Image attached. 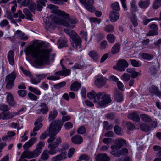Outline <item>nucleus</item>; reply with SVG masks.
I'll return each mask as SVG.
<instances>
[{"label":"nucleus","mask_w":161,"mask_h":161,"mask_svg":"<svg viewBox=\"0 0 161 161\" xmlns=\"http://www.w3.org/2000/svg\"><path fill=\"white\" fill-rule=\"evenodd\" d=\"M114 98L117 102H121L123 100V97L121 92L119 91L116 92L114 95Z\"/></svg>","instance_id":"nucleus-32"},{"label":"nucleus","mask_w":161,"mask_h":161,"mask_svg":"<svg viewBox=\"0 0 161 161\" xmlns=\"http://www.w3.org/2000/svg\"><path fill=\"white\" fill-rule=\"evenodd\" d=\"M64 31L70 36L71 38L72 37V36H73L76 33L75 32L71 30L64 29Z\"/></svg>","instance_id":"nucleus-47"},{"label":"nucleus","mask_w":161,"mask_h":161,"mask_svg":"<svg viewBox=\"0 0 161 161\" xmlns=\"http://www.w3.org/2000/svg\"><path fill=\"white\" fill-rule=\"evenodd\" d=\"M71 39L72 40L71 45L75 49L80 48L82 41L77 33L72 36Z\"/></svg>","instance_id":"nucleus-10"},{"label":"nucleus","mask_w":161,"mask_h":161,"mask_svg":"<svg viewBox=\"0 0 161 161\" xmlns=\"http://www.w3.org/2000/svg\"><path fill=\"white\" fill-rule=\"evenodd\" d=\"M127 127L128 130H133L135 129V125L130 122H128L126 123Z\"/></svg>","instance_id":"nucleus-56"},{"label":"nucleus","mask_w":161,"mask_h":161,"mask_svg":"<svg viewBox=\"0 0 161 161\" xmlns=\"http://www.w3.org/2000/svg\"><path fill=\"white\" fill-rule=\"evenodd\" d=\"M89 56L94 60L97 61L98 58V54L95 51H91L89 53Z\"/></svg>","instance_id":"nucleus-37"},{"label":"nucleus","mask_w":161,"mask_h":161,"mask_svg":"<svg viewBox=\"0 0 161 161\" xmlns=\"http://www.w3.org/2000/svg\"><path fill=\"white\" fill-rule=\"evenodd\" d=\"M128 66V63L125 60L121 59L118 62L116 66L113 67V68L120 71H123Z\"/></svg>","instance_id":"nucleus-9"},{"label":"nucleus","mask_w":161,"mask_h":161,"mask_svg":"<svg viewBox=\"0 0 161 161\" xmlns=\"http://www.w3.org/2000/svg\"><path fill=\"white\" fill-rule=\"evenodd\" d=\"M94 0H86L85 7L89 11L93 12L95 11V8L93 6Z\"/></svg>","instance_id":"nucleus-13"},{"label":"nucleus","mask_w":161,"mask_h":161,"mask_svg":"<svg viewBox=\"0 0 161 161\" xmlns=\"http://www.w3.org/2000/svg\"><path fill=\"white\" fill-rule=\"evenodd\" d=\"M131 8L130 10L132 14L138 11L137 6L135 1L132 0L130 3Z\"/></svg>","instance_id":"nucleus-33"},{"label":"nucleus","mask_w":161,"mask_h":161,"mask_svg":"<svg viewBox=\"0 0 161 161\" xmlns=\"http://www.w3.org/2000/svg\"><path fill=\"white\" fill-rule=\"evenodd\" d=\"M66 84V83L65 82L63 81L54 85V87L55 89H59L64 86Z\"/></svg>","instance_id":"nucleus-51"},{"label":"nucleus","mask_w":161,"mask_h":161,"mask_svg":"<svg viewBox=\"0 0 161 161\" xmlns=\"http://www.w3.org/2000/svg\"><path fill=\"white\" fill-rule=\"evenodd\" d=\"M104 30L107 32H112L114 31V27L113 25H106L104 28Z\"/></svg>","instance_id":"nucleus-44"},{"label":"nucleus","mask_w":161,"mask_h":161,"mask_svg":"<svg viewBox=\"0 0 161 161\" xmlns=\"http://www.w3.org/2000/svg\"><path fill=\"white\" fill-rule=\"evenodd\" d=\"M106 83V80L104 78L101 77L97 78L95 81V85L98 87H102Z\"/></svg>","instance_id":"nucleus-20"},{"label":"nucleus","mask_w":161,"mask_h":161,"mask_svg":"<svg viewBox=\"0 0 161 161\" xmlns=\"http://www.w3.org/2000/svg\"><path fill=\"white\" fill-rule=\"evenodd\" d=\"M130 61L132 65L135 67H139L141 65V63L140 62L137 61L136 60L133 59H130Z\"/></svg>","instance_id":"nucleus-46"},{"label":"nucleus","mask_w":161,"mask_h":161,"mask_svg":"<svg viewBox=\"0 0 161 161\" xmlns=\"http://www.w3.org/2000/svg\"><path fill=\"white\" fill-rule=\"evenodd\" d=\"M130 78V76L129 74L125 73L121 76V79L124 81L128 82Z\"/></svg>","instance_id":"nucleus-45"},{"label":"nucleus","mask_w":161,"mask_h":161,"mask_svg":"<svg viewBox=\"0 0 161 161\" xmlns=\"http://www.w3.org/2000/svg\"><path fill=\"white\" fill-rule=\"evenodd\" d=\"M111 7L112 9L115 11H118L120 10L119 4L117 2H115L112 3L111 4Z\"/></svg>","instance_id":"nucleus-43"},{"label":"nucleus","mask_w":161,"mask_h":161,"mask_svg":"<svg viewBox=\"0 0 161 161\" xmlns=\"http://www.w3.org/2000/svg\"><path fill=\"white\" fill-rule=\"evenodd\" d=\"M14 52L12 50H10L7 55V59L9 64L13 65L14 64Z\"/></svg>","instance_id":"nucleus-22"},{"label":"nucleus","mask_w":161,"mask_h":161,"mask_svg":"<svg viewBox=\"0 0 161 161\" xmlns=\"http://www.w3.org/2000/svg\"><path fill=\"white\" fill-rule=\"evenodd\" d=\"M58 114V112L55 110L50 112L48 117L49 121L50 122L54 119L57 116Z\"/></svg>","instance_id":"nucleus-36"},{"label":"nucleus","mask_w":161,"mask_h":161,"mask_svg":"<svg viewBox=\"0 0 161 161\" xmlns=\"http://www.w3.org/2000/svg\"><path fill=\"white\" fill-rule=\"evenodd\" d=\"M97 93L93 90L91 92H88L87 96L88 98L90 99H95L96 97Z\"/></svg>","instance_id":"nucleus-41"},{"label":"nucleus","mask_w":161,"mask_h":161,"mask_svg":"<svg viewBox=\"0 0 161 161\" xmlns=\"http://www.w3.org/2000/svg\"><path fill=\"white\" fill-rule=\"evenodd\" d=\"M141 119L142 120L146 122H149L150 121V119L147 115L143 114L140 115Z\"/></svg>","instance_id":"nucleus-55"},{"label":"nucleus","mask_w":161,"mask_h":161,"mask_svg":"<svg viewBox=\"0 0 161 161\" xmlns=\"http://www.w3.org/2000/svg\"><path fill=\"white\" fill-rule=\"evenodd\" d=\"M44 145V142H40L36 145V148L35 149L39 155L41 153L42 149Z\"/></svg>","instance_id":"nucleus-35"},{"label":"nucleus","mask_w":161,"mask_h":161,"mask_svg":"<svg viewBox=\"0 0 161 161\" xmlns=\"http://www.w3.org/2000/svg\"><path fill=\"white\" fill-rule=\"evenodd\" d=\"M16 114L15 112H7L2 113V119L3 120H8L11 119L14 116L16 115Z\"/></svg>","instance_id":"nucleus-19"},{"label":"nucleus","mask_w":161,"mask_h":161,"mask_svg":"<svg viewBox=\"0 0 161 161\" xmlns=\"http://www.w3.org/2000/svg\"><path fill=\"white\" fill-rule=\"evenodd\" d=\"M152 94L156 95L160 99H161V92L155 86H152Z\"/></svg>","instance_id":"nucleus-25"},{"label":"nucleus","mask_w":161,"mask_h":161,"mask_svg":"<svg viewBox=\"0 0 161 161\" xmlns=\"http://www.w3.org/2000/svg\"><path fill=\"white\" fill-rule=\"evenodd\" d=\"M141 57L144 59L149 60L151 58V56L148 53H143L141 55Z\"/></svg>","instance_id":"nucleus-62"},{"label":"nucleus","mask_w":161,"mask_h":161,"mask_svg":"<svg viewBox=\"0 0 161 161\" xmlns=\"http://www.w3.org/2000/svg\"><path fill=\"white\" fill-rule=\"evenodd\" d=\"M7 101L8 104L11 106H14L15 104V103L14 101L12 95L11 94L9 93H7Z\"/></svg>","instance_id":"nucleus-30"},{"label":"nucleus","mask_w":161,"mask_h":161,"mask_svg":"<svg viewBox=\"0 0 161 161\" xmlns=\"http://www.w3.org/2000/svg\"><path fill=\"white\" fill-rule=\"evenodd\" d=\"M49 158L48 153H47V150H45L42 154L41 158L44 161L47 160Z\"/></svg>","instance_id":"nucleus-40"},{"label":"nucleus","mask_w":161,"mask_h":161,"mask_svg":"<svg viewBox=\"0 0 161 161\" xmlns=\"http://www.w3.org/2000/svg\"><path fill=\"white\" fill-rule=\"evenodd\" d=\"M70 72V71L69 69H67L64 66L62 65V70L56 72L55 75H57L66 76L69 75Z\"/></svg>","instance_id":"nucleus-12"},{"label":"nucleus","mask_w":161,"mask_h":161,"mask_svg":"<svg viewBox=\"0 0 161 161\" xmlns=\"http://www.w3.org/2000/svg\"><path fill=\"white\" fill-rule=\"evenodd\" d=\"M83 139L82 137L80 135H76L73 136L71 138V141L74 144H79L82 142Z\"/></svg>","instance_id":"nucleus-21"},{"label":"nucleus","mask_w":161,"mask_h":161,"mask_svg":"<svg viewBox=\"0 0 161 161\" xmlns=\"http://www.w3.org/2000/svg\"><path fill=\"white\" fill-rule=\"evenodd\" d=\"M96 161H110V158L106 153L100 154L95 157Z\"/></svg>","instance_id":"nucleus-14"},{"label":"nucleus","mask_w":161,"mask_h":161,"mask_svg":"<svg viewBox=\"0 0 161 161\" xmlns=\"http://www.w3.org/2000/svg\"><path fill=\"white\" fill-rule=\"evenodd\" d=\"M114 131L117 135H120L122 132L121 128L118 125H116L114 127Z\"/></svg>","instance_id":"nucleus-57"},{"label":"nucleus","mask_w":161,"mask_h":161,"mask_svg":"<svg viewBox=\"0 0 161 161\" xmlns=\"http://www.w3.org/2000/svg\"><path fill=\"white\" fill-rule=\"evenodd\" d=\"M39 155L34 150L32 151H25L22 153L21 158L31 159L36 158Z\"/></svg>","instance_id":"nucleus-11"},{"label":"nucleus","mask_w":161,"mask_h":161,"mask_svg":"<svg viewBox=\"0 0 161 161\" xmlns=\"http://www.w3.org/2000/svg\"><path fill=\"white\" fill-rule=\"evenodd\" d=\"M37 78L40 80V82L41 80L46 78L47 75V74H37L36 75Z\"/></svg>","instance_id":"nucleus-61"},{"label":"nucleus","mask_w":161,"mask_h":161,"mask_svg":"<svg viewBox=\"0 0 161 161\" xmlns=\"http://www.w3.org/2000/svg\"><path fill=\"white\" fill-rule=\"evenodd\" d=\"M150 4V0H147L146 1H140L138 5L141 8L145 9L149 6Z\"/></svg>","instance_id":"nucleus-29"},{"label":"nucleus","mask_w":161,"mask_h":161,"mask_svg":"<svg viewBox=\"0 0 161 161\" xmlns=\"http://www.w3.org/2000/svg\"><path fill=\"white\" fill-rule=\"evenodd\" d=\"M43 44L38 43L36 47L29 45L26 48L25 53L26 55H30L34 59V63L36 65L42 66L44 65H49L50 61L54 60L55 54H50L52 50L42 47Z\"/></svg>","instance_id":"nucleus-1"},{"label":"nucleus","mask_w":161,"mask_h":161,"mask_svg":"<svg viewBox=\"0 0 161 161\" xmlns=\"http://www.w3.org/2000/svg\"><path fill=\"white\" fill-rule=\"evenodd\" d=\"M58 15H52L50 18L55 23L60 24L66 27L73 28L76 23V20L74 17H70L69 15L64 11H59Z\"/></svg>","instance_id":"nucleus-2"},{"label":"nucleus","mask_w":161,"mask_h":161,"mask_svg":"<svg viewBox=\"0 0 161 161\" xmlns=\"http://www.w3.org/2000/svg\"><path fill=\"white\" fill-rule=\"evenodd\" d=\"M126 140L121 138L116 140L114 144L111 146L112 150L110 152H114L117 150H119L124 145L126 144Z\"/></svg>","instance_id":"nucleus-7"},{"label":"nucleus","mask_w":161,"mask_h":161,"mask_svg":"<svg viewBox=\"0 0 161 161\" xmlns=\"http://www.w3.org/2000/svg\"><path fill=\"white\" fill-rule=\"evenodd\" d=\"M86 132V129L83 126H80L77 130V133L79 134H83Z\"/></svg>","instance_id":"nucleus-54"},{"label":"nucleus","mask_w":161,"mask_h":161,"mask_svg":"<svg viewBox=\"0 0 161 161\" xmlns=\"http://www.w3.org/2000/svg\"><path fill=\"white\" fill-rule=\"evenodd\" d=\"M63 125V124L60 120H56L50 124L48 128L49 134L50 136L47 140L48 143L50 144L54 141L56 135L61 130Z\"/></svg>","instance_id":"nucleus-3"},{"label":"nucleus","mask_w":161,"mask_h":161,"mask_svg":"<svg viewBox=\"0 0 161 161\" xmlns=\"http://www.w3.org/2000/svg\"><path fill=\"white\" fill-rule=\"evenodd\" d=\"M141 129L143 131L147 132L150 130V128L145 124L142 125L141 126Z\"/></svg>","instance_id":"nucleus-59"},{"label":"nucleus","mask_w":161,"mask_h":161,"mask_svg":"<svg viewBox=\"0 0 161 161\" xmlns=\"http://www.w3.org/2000/svg\"><path fill=\"white\" fill-rule=\"evenodd\" d=\"M29 89L30 91L34 93L36 95H40L41 94V92L37 88L31 86H29Z\"/></svg>","instance_id":"nucleus-48"},{"label":"nucleus","mask_w":161,"mask_h":161,"mask_svg":"<svg viewBox=\"0 0 161 161\" xmlns=\"http://www.w3.org/2000/svg\"><path fill=\"white\" fill-rule=\"evenodd\" d=\"M158 28L155 24H152V36L158 34Z\"/></svg>","instance_id":"nucleus-34"},{"label":"nucleus","mask_w":161,"mask_h":161,"mask_svg":"<svg viewBox=\"0 0 161 161\" xmlns=\"http://www.w3.org/2000/svg\"><path fill=\"white\" fill-rule=\"evenodd\" d=\"M36 137L32 138L30 139L29 141L23 146V147L24 150H27L30 148L36 141Z\"/></svg>","instance_id":"nucleus-18"},{"label":"nucleus","mask_w":161,"mask_h":161,"mask_svg":"<svg viewBox=\"0 0 161 161\" xmlns=\"http://www.w3.org/2000/svg\"><path fill=\"white\" fill-rule=\"evenodd\" d=\"M47 7L51 9V12L56 14H58L59 11H60V10L58 9V7L56 6H55L53 4H47Z\"/></svg>","instance_id":"nucleus-24"},{"label":"nucleus","mask_w":161,"mask_h":161,"mask_svg":"<svg viewBox=\"0 0 161 161\" xmlns=\"http://www.w3.org/2000/svg\"><path fill=\"white\" fill-rule=\"evenodd\" d=\"M23 13L26 17V18L31 21L33 20L32 18V15L29 11L27 8H25L23 10Z\"/></svg>","instance_id":"nucleus-38"},{"label":"nucleus","mask_w":161,"mask_h":161,"mask_svg":"<svg viewBox=\"0 0 161 161\" xmlns=\"http://www.w3.org/2000/svg\"><path fill=\"white\" fill-rule=\"evenodd\" d=\"M131 22L134 27H136L138 25L137 18L135 16H134L131 19Z\"/></svg>","instance_id":"nucleus-64"},{"label":"nucleus","mask_w":161,"mask_h":161,"mask_svg":"<svg viewBox=\"0 0 161 161\" xmlns=\"http://www.w3.org/2000/svg\"><path fill=\"white\" fill-rule=\"evenodd\" d=\"M43 119V117H40L36 119L35 123V127L31 134V136H35L37 135V133L36 131L39 130L42 127V123Z\"/></svg>","instance_id":"nucleus-8"},{"label":"nucleus","mask_w":161,"mask_h":161,"mask_svg":"<svg viewBox=\"0 0 161 161\" xmlns=\"http://www.w3.org/2000/svg\"><path fill=\"white\" fill-rule=\"evenodd\" d=\"M17 93L20 96L24 97L25 96L27 93L26 91L23 90H19L17 91Z\"/></svg>","instance_id":"nucleus-60"},{"label":"nucleus","mask_w":161,"mask_h":161,"mask_svg":"<svg viewBox=\"0 0 161 161\" xmlns=\"http://www.w3.org/2000/svg\"><path fill=\"white\" fill-rule=\"evenodd\" d=\"M90 157L87 155L83 154L80 156L79 159L80 160H84L85 161H88L90 159Z\"/></svg>","instance_id":"nucleus-58"},{"label":"nucleus","mask_w":161,"mask_h":161,"mask_svg":"<svg viewBox=\"0 0 161 161\" xmlns=\"http://www.w3.org/2000/svg\"><path fill=\"white\" fill-rule=\"evenodd\" d=\"M10 108L8 106L5 104H0V110L3 112L7 111L10 110Z\"/></svg>","instance_id":"nucleus-52"},{"label":"nucleus","mask_w":161,"mask_h":161,"mask_svg":"<svg viewBox=\"0 0 161 161\" xmlns=\"http://www.w3.org/2000/svg\"><path fill=\"white\" fill-rule=\"evenodd\" d=\"M115 38V36L113 34H109L107 35V39L108 42L111 43H114Z\"/></svg>","instance_id":"nucleus-42"},{"label":"nucleus","mask_w":161,"mask_h":161,"mask_svg":"<svg viewBox=\"0 0 161 161\" xmlns=\"http://www.w3.org/2000/svg\"><path fill=\"white\" fill-rule=\"evenodd\" d=\"M67 40L65 38H63L60 39L57 42V43L58 45V47L59 48L63 47H68L67 43Z\"/></svg>","instance_id":"nucleus-23"},{"label":"nucleus","mask_w":161,"mask_h":161,"mask_svg":"<svg viewBox=\"0 0 161 161\" xmlns=\"http://www.w3.org/2000/svg\"><path fill=\"white\" fill-rule=\"evenodd\" d=\"M161 6V0H155L153 4V9H157Z\"/></svg>","instance_id":"nucleus-39"},{"label":"nucleus","mask_w":161,"mask_h":161,"mask_svg":"<svg viewBox=\"0 0 161 161\" xmlns=\"http://www.w3.org/2000/svg\"><path fill=\"white\" fill-rule=\"evenodd\" d=\"M93 102L101 107H103L111 103V100L109 95L104 92H99L97 93Z\"/></svg>","instance_id":"nucleus-4"},{"label":"nucleus","mask_w":161,"mask_h":161,"mask_svg":"<svg viewBox=\"0 0 161 161\" xmlns=\"http://www.w3.org/2000/svg\"><path fill=\"white\" fill-rule=\"evenodd\" d=\"M14 16L15 18L19 17V18L24 19L25 18L24 15L23 14L21 10H19L17 13L14 14Z\"/></svg>","instance_id":"nucleus-49"},{"label":"nucleus","mask_w":161,"mask_h":161,"mask_svg":"<svg viewBox=\"0 0 161 161\" xmlns=\"http://www.w3.org/2000/svg\"><path fill=\"white\" fill-rule=\"evenodd\" d=\"M81 84L77 81L73 82L70 87V90L73 91H78L80 87Z\"/></svg>","instance_id":"nucleus-28"},{"label":"nucleus","mask_w":161,"mask_h":161,"mask_svg":"<svg viewBox=\"0 0 161 161\" xmlns=\"http://www.w3.org/2000/svg\"><path fill=\"white\" fill-rule=\"evenodd\" d=\"M119 14L114 10L111 11L109 14L110 19L112 22H115L117 21L119 19Z\"/></svg>","instance_id":"nucleus-16"},{"label":"nucleus","mask_w":161,"mask_h":161,"mask_svg":"<svg viewBox=\"0 0 161 161\" xmlns=\"http://www.w3.org/2000/svg\"><path fill=\"white\" fill-rule=\"evenodd\" d=\"M62 142L61 139L60 137H58L55 142L50 143L48 146V148L52 147L56 149L58 146L59 144Z\"/></svg>","instance_id":"nucleus-26"},{"label":"nucleus","mask_w":161,"mask_h":161,"mask_svg":"<svg viewBox=\"0 0 161 161\" xmlns=\"http://www.w3.org/2000/svg\"><path fill=\"white\" fill-rule=\"evenodd\" d=\"M49 149V150H47V153L48 154L53 155L55 154L57 152V150L55 148L51 147L48 148Z\"/></svg>","instance_id":"nucleus-63"},{"label":"nucleus","mask_w":161,"mask_h":161,"mask_svg":"<svg viewBox=\"0 0 161 161\" xmlns=\"http://www.w3.org/2000/svg\"><path fill=\"white\" fill-rule=\"evenodd\" d=\"M30 77L31 78L30 81L32 84L36 85L40 83V80L33 77L32 75H30Z\"/></svg>","instance_id":"nucleus-53"},{"label":"nucleus","mask_w":161,"mask_h":161,"mask_svg":"<svg viewBox=\"0 0 161 161\" xmlns=\"http://www.w3.org/2000/svg\"><path fill=\"white\" fill-rule=\"evenodd\" d=\"M128 118L131 120L138 122L140 120L139 116L135 113H132L129 114L128 115Z\"/></svg>","instance_id":"nucleus-27"},{"label":"nucleus","mask_w":161,"mask_h":161,"mask_svg":"<svg viewBox=\"0 0 161 161\" xmlns=\"http://www.w3.org/2000/svg\"><path fill=\"white\" fill-rule=\"evenodd\" d=\"M51 22L55 23L54 21H53L50 17H47L45 18H44L43 21L45 23L46 25H45V27L47 30H48L49 29L53 28L54 27V25H53L51 23Z\"/></svg>","instance_id":"nucleus-17"},{"label":"nucleus","mask_w":161,"mask_h":161,"mask_svg":"<svg viewBox=\"0 0 161 161\" xmlns=\"http://www.w3.org/2000/svg\"><path fill=\"white\" fill-rule=\"evenodd\" d=\"M16 74L14 72H12L8 74L5 78V81L7 82L6 88L7 89H11L14 86V82L16 78Z\"/></svg>","instance_id":"nucleus-6"},{"label":"nucleus","mask_w":161,"mask_h":161,"mask_svg":"<svg viewBox=\"0 0 161 161\" xmlns=\"http://www.w3.org/2000/svg\"><path fill=\"white\" fill-rule=\"evenodd\" d=\"M69 148V146L68 144H65L63 145L61 149V152L60 153L53 157L51 161H61L67 158V153L66 150L68 149Z\"/></svg>","instance_id":"nucleus-5"},{"label":"nucleus","mask_w":161,"mask_h":161,"mask_svg":"<svg viewBox=\"0 0 161 161\" xmlns=\"http://www.w3.org/2000/svg\"><path fill=\"white\" fill-rule=\"evenodd\" d=\"M120 49L119 44L118 43L115 44L112 47L111 53L113 54H116L119 51Z\"/></svg>","instance_id":"nucleus-31"},{"label":"nucleus","mask_w":161,"mask_h":161,"mask_svg":"<svg viewBox=\"0 0 161 161\" xmlns=\"http://www.w3.org/2000/svg\"><path fill=\"white\" fill-rule=\"evenodd\" d=\"M115 152H110L111 154L116 157H119L122 155H126L128 153V149L125 148H123L121 150H117Z\"/></svg>","instance_id":"nucleus-15"},{"label":"nucleus","mask_w":161,"mask_h":161,"mask_svg":"<svg viewBox=\"0 0 161 161\" xmlns=\"http://www.w3.org/2000/svg\"><path fill=\"white\" fill-rule=\"evenodd\" d=\"M28 7L31 11L34 12H35V3L32 1V0H31L30 3L28 5Z\"/></svg>","instance_id":"nucleus-50"}]
</instances>
